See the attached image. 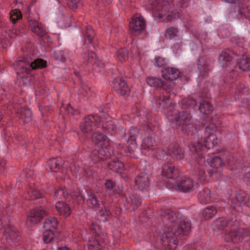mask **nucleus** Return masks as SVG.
<instances>
[{
  "instance_id": "1",
  "label": "nucleus",
  "mask_w": 250,
  "mask_h": 250,
  "mask_svg": "<svg viewBox=\"0 0 250 250\" xmlns=\"http://www.w3.org/2000/svg\"><path fill=\"white\" fill-rule=\"evenodd\" d=\"M161 215L165 227L158 230V239L167 249L174 250L177 245V233L188 232L190 229V224L178 212L167 211Z\"/></svg>"
},
{
  "instance_id": "2",
  "label": "nucleus",
  "mask_w": 250,
  "mask_h": 250,
  "mask_svg": "<svg viewBox=\"0 0 250 250\" xmlns=\"http://www.w3.org/2000/svg\"><path fill=\"white\" fill-rule=\"evenodd\" d=\"M151 9L161 12L159 14V18H162L166 17L167 22H170L176 19L177 16L172 12V4L164 1L161 4H158L157 1L152 3Z\"/></svg>"
},
{
  "instance_id": "3",
  "label": "nucleus",
  "mask_w": 250,
  "mask_h": 250,
  "mask_svg": "<svg viewBox=\"0 0 250 250\" xmlns=\"http://www.w3.org/2000/svg\"><path fill=\"white\" fill-rule=\"evenodd\" d=\"M0 221L2 227L5 229L2 239L9 243H17L20 240V237L17 232L10 227L9 217L2 216L0 218Z\"/></svg>"
},
{
  "instance_id": "4",
  "label": "nucleus",
  "mask_w": 250,
  "mask_h": 250,
  "mask_svg": "<svg viewBox=\"0 0 250 250\" xmlns=\"http://www.w3.org/2000/svg\"><path fill=\"white\" fill-rule=\"evenodd\" d=\"M99 117L90 115L85 117L80 125L81 131L84 134H89L95 130L99 125Z\"/></svg>"
},
{
  "instance_id": "5",
  "label": "nucleus",
  "mask_w": 250,
  "mask_h": 250,
  "mask_svg": "<svg viewBox=\"0 0 250 250\" xmlns=\"http://www.w3.org/2000/svg\"><path fill=\"white\" fill-rule=\"evenodd\" d=\"M146 23L144 18L139 14H136L129 23V29L134 35H138L146 28Z\"/></svg>"
},
{
  "instance_id": "6",
  "label": "nucleus",
  "mask_w": 250,
  "mask_h": 250,
  "mask_svg": "<svg viewBox=\"0 0 250 250\" xmlns=\"http://www.w3.org/2000/svg\"><path fill=\"white\" fill-rule=\"evenodd\" d=\"M168 182L173 189L182 192H189L193 188V182L190 178H182L175 183L170 181Z\"/></svg>"
},
{
  "instance_id": "7",
  "label": "nucleus",
  "mask_w": 250,
  "mask_h": 250,
  "mask_svg": "<svg viewBox=\"0 0 250 250\" xmlns=\"http://www.w3.org/2000/svg\"><path fill=\"white\" fill-rule=\"evenodd\" d=\"M216 130L214 124H210L206 127V137L205 139V146L208 148L213 147L217 144V139L214 134Z\"/></svg>"
},
{
  "instance_id": "8",
  "label": "nucleus",
  "mask_w": 250,
  "mask_h": 250,
  "mask_svg": "<svg viewBox=\"0 0 250 250\" xmlns=\"http://www.w3.org/2000/svg\"><path fill=\"white\" fill-rule=\"evenodd\" d=\"M237 227V224L236 223L229 222L224 217L216 219L212 226V229L216 230H222L228 228L230 229V230L228 233L231 231H234Z\"/></svg>"
},
{
  "instance_id": "9",
  "label": "nucleus",
  "mask_w": 250,
  "mask_h": 250,
  "mask_svg": "<svg viewBox=\"0 0 250 250\" xmlns=\"http://www.w3.org/2000/svg\"><path fill=\"white\" fill-rule=\"evenodd\" d=\"M135 185L139 190L147 191L150 186V179L146 173H140L135 180Z\"/></svg>"
},
{
  "instance_id": "10",
  "label": "nucleus",
  "mask_w": 250,
  "mask_h": 250,
  "mask_svg": "<svg viewBox=\"0 0 250 250\" xmlns=\"http://www.w3.org/2000/svg\"><path fill=\"white\" fill-rule=\"evenodd\" d=\"M47 214V211L41 208L36 209L27 217V223L30 226L35 225L40 222Z\"/></svg>"
},
{
  "instance_id": "11",
  "label": "nucleus",
  "mask_w": 250,
  "mask_h": 250,
  "mask_svg": "<svg viewBox=\"0 0 250 250\" xmlns=\"http://www.w3.org/2000/svg\"><path fill=\"white\" fill-rule=\"evenodd\" d=\"M113 87L118 94L125 96L129 94V89L126 82L121 78H118L114 80Z\"/></svg>"
},
{
  "instance_id": "12",
  "label": "nucleus",
  "mask_w": 250,
  "mask_h": 250,
  "mask_svg": "<svg viewBox=\"0 0 250 250\" xmlns=\"http://www.w3.org/2000/svg\"><path fill=\"white\" fill-rule=\"evenodd\" d=\"M170 120L172 122H176L178 125H181V127L186 124V123L190 121V115L185 111L181 112H175L173 117H170Z\"/></svg>"
},
{
  "instance_id": "13",
  "label": "nucleus",
  "mask_w": 250,
  "mask_h": 250,
  "mask_svg": "<svg viewBox=\"0 0 250 250\" xmlns=\"http://www.w3.org/2000/svg\"><path fill=\"white\" fill-rule=\"evenodd\" d=\"M237 228L234 231L226 233L225 240L227 242H233L237 243L240 240L241 236H250V231L244 229L242 232H237Z\"/></svg>"
},
{
  "instance_id": "14",
  "label": "nucleus",
  "mask_w": 250,
  "mask_h": 250,
  "mask_svg": "<svg viewBox=\"0 0 250 250\" xmlns=\"http://www.w3.org/2000/svg\"><path fill=\"white\" fill-rule=\"evenodd\" d=\"M162 77L165 80L170 81L176 80L180 76V72L174 67H166L162 71Z\"/></svg>"
},
{
  "instance_id": "15",
  "label": "nucleus",
  "mask_w": 250,
  "mask_h": 250,
  "mask_svg": "<svg viewBox=\"0 0 250 250\" xmlns=\"http://www.w3.org/2000/svg\"><path fill=\"white\" fill-rule=\"evenodd\" d=\"M29 27L33 32L37 35L42 37L44 36L46 31L41 23L34 20L29 21Z\"/></svg>"
},
{
  "instance_id": "16",
  "label": "nucleus",
  "mask_w": 250,
  "mask_h": 250,
  "mask_svg": "<svg viewBox=\"0 0 250 250\" xmlns=\"http://www.w3.org/2000/svg\"><path fill=\"white\" fill-rule=\"evenodd\" d=\"M137 132V130L135 128H132L130 129V131L128 133L129 136L127 143L128 150L130 153L134 152L137 148V145L135 137V135H136L135 133Z\"/></svg>"
},
{
  "instance_id": "17",
  "label": "nucleus",
  "mask_w": 250,
  "mask_h": 250,
  "mask_svg": "<svg viewBox=\"0 0 250 250\" xmlns=\"http://www.w3.org/2000/svg\"><path fill=\"white\" fill-rule=\"evenodd\" d=\"M93 141L95 145L102 148L106 147L109 145V140L105 135L102 133L94 134Z\"/></svg>"
},
{
  "instance_id": "18",
  "label": "nucleus",
  "mask_w": 250,
  "mask_h": 250,
  "mask_svg": "<svg viewBox=\"0 0 250 250\" xmlns=\"http://www.w3.org/2000/svg\"><path fill=\"white\" fill-rule=\"evenodd\" d=\"M55 208L59 214L64 217H67L71 214L70 207L63 202H58L56 204Z\"/></svg>"
},
{
  "instance_id": "19",
  "label": "nucleus",
  "mask_w": 250,
  "mask_h": 250,
  "mask_svg": "<svg viewBox=\"0 0 250 250\" xmlns=\"http://www.w3.org/2000/svg\"><path fill=\"white\" fill-rule=\"evenodd\" d=\"M102 125V128L107 131H113L114 129V125L111 117L106 116L99 117V124Z\"/></svg>"
},
{
  "instance_id": "20",
  "label": "nucleus",
  "mask_w": 250,
  "mask_h": 250,
  "mask_svg": "<svg viewBox=\"0 0 250 250\" xmlns=\"http://www.w3.org/2000/svg\"><path fill=\"white\" fill-rule=\"evenodd\" d=\"M167 152L172 157H174L177 160H181L184 156V150L178 145H175L169 148Z\"/></svg>"
},
{
  "instance_id": "21",
  "label": "nucleus",
  "mask_w": 250,
  "mask_h": 250,
  "mask_svg": "<svg viewBox=\"0 0 250 250\" xmlns=\"http://www.w3.org/2000/svg\"><path fill=\"white\" fill-rule=\"evenodd\" d=\"M163 174L169 180L177 177V172L171 164H165L162 168Z\"/></svg>"
},
{
  "instance_id": "22",
  "label": "nucleus",
  "mask_w": 250,
  "mask_h": 250,
  "mask_svg": "<svg viewBox=\"0 0 250 250\" xmlns=\"http://www.w3.org/2000/svg\"><path fill=\"white\" fill-rule=\"evenodd\" d=\"M102 206L99 207V209L95 210L97 212L98 219L101 222H105L108 220V218L110 216L111 213L104 206V202H102Z\"/></svg>"
},
{
  "instance_id": "23",
  "label": "nucleus",
  "mask_w": 250,
  "mask_h": 250,
  "mask_svg": "<svg viewBox=\"0 0 250 250\" xmlns=\"http://www.w3.org/2000/svg\"><path fill=\"white\" fill-rule=\"evenodd\" d=\"M182 130L188 135H194L196 134L199 129V126L190 121L186 123L181 127Z\"/></svg>"
},
{
  "instance_id": "24",
  "label": "nucleus",
  "mask_w": 250,
  "mask_h": 250,
  "mask_svg": "<svg viewBox=\"0 0 250 250\" xmlns=\"http://www.w3.org/2000/svg\"><path fill=\"white\" fill-rule=\"evenodd\" d=\"M198 198L202 204H206L211 200V191L209 189H203L199 192Z\"/></svg>"
},
{
  "instance_id": "25",
  "label": "nucleus",
  "mask_w": 250,
  "mask_h": 250,
  "mask_svg": "<svg viewBox=\"0 0 250 250\" xmlns=\"http://www.w3.org/2000/svg\"><path fill=\"white\" fill-rule=\"evenodd\" d=\"M87 204L89 208L93 209L94 210L99 209V207L101 206L95 193L93 192H91L88 195Z\"/></svg>"
},
{
  "instance_id": "26",
  "label": "nucleus",
  "mask_w": 250,
  "mask_h": 250,
  "mask_svg": "<svg viewBox=\"0 0 250 250\" xmlns=\"http://www.w3.org/2000/svg\"><path fill=\"white\" fill-rule=\"evenodd\" d=\"M231 61L230 52L228 50L222 51L218 56V61L223 67L227 66Z\"/></svg>"
},
{
  "instance_id": "27",
  "label": "nucleus",
  "mask_w": 250,
  "mask_h": 250,
  "mask_svg": "<svg viewBox=\"0 0 250 250\" xmlns=\"http://www.w3.org/2000/svg\"><path fill=\"white\" fill-rule=\"evenodd\" d=\"M179 33V30L178 28L170 27L165 31V35L167 39L175 40L180 38Z\"/></svg>"
},
{
  "instance_id": "28",
  "label": "nucleus",
  "mask_w": 250,
  "mask_h": 250,
  "mask_svg": "<svg viewBox=\"0 0 250 250\" xmlns=\"http://www.w3.org/2000/svg\"><path fill=\"white\" fill-rule=\"evenodd\" d=\"M155 144V141L153 138L147 136L143 139L141 146L143 149L148 150L152 149Z\"/></svg>"
},
{
  "instance_id": "29",
  "label": "nucleus",
  "mask_w": 250,
  "mask_h": 250,
  "mask_svg": "<svg viewBox=\"0 0 250 250\" xmlns=\"http://www.w3.org/2000/svg\"><path fill=\"white\" fill-rule=\"evenodd\" d=\"M124 167V164L117 159L112 160L108 164V167L110 169L117 172H119Z\"/></svg>"
},
{
  "instance_id": "30",
  "label": "nucleus",
  "mask_w": 250,
  "mask_h": 250,
  "mask_svg": "<svg viewBox=\"0 0 250 250\" xmlns=\"http://www.w3.org/2000/svg\"><path fill=\"white\" fill-rule=\"evenodd\" d=\"M58 222L54 217H50L45 220L43 227L46 229H55L57 228Z\"/></svg>"
},
{
  "instance_id": "31",
  "label": "nucleus",
  "mask_w": 250,
  "mask_h": 250,
  "mask_svg": "<svg viewBox=\"0 0 250 250\" xmlns=\"http://www.w3.org/2000/svg\"><path fill=\"white\" fill-rule=\"evenodd\" d=\"M171 102L169 99V95H164L160 96L156 102L158 107L167 108L170 104Z\"/></svg>"
},
{
  "instance_id": "32",
  "label": "nucleus",
  "mask_w": 250,
  "mask_h": 250,
  "mask_svg": "<svg viewBox=\"0 0 250 250\" xmlns=\"http://www.w3.org/2000/svg\"><path fill=\"white\" fill-rule=\"evenodd\" d=\"M104 154L105 151L104 149L94 150L92 151L91 157L93 160L96 163L104 160L105 158Z\"/></svg>"
},
{
  "instance_id": "33",
  "label": "nucleus",
  "mask_w": 250,
  "mask_h": 250,
  "mask_svg": "<svg viewBox=\"0 0 250 250\" xmlns=\"http://www.w3.org/2000/svg\"><path fill=\"white\" fill-rule=\"evenodd\" d=\"M239 67L243 71H250V58L243 57L240 59Z\"/></svg>"
},
{
  "instance_id": "34",
  "label": "nucleus",
  "mask_w": 250,
  "mask_h": 250,
  "mask_svg": "<svg viewBox=\"0 0 250 250\" xmlns=\"http://www.w3.org/2000/svg\"><path fill=\"white\" fill-rule=\"evenodd\" d=\"M104 245L103 242L95 239L89 242L88 249V250H102Z\"/></svg>"
},
{
  "instance_id": "35",
  "label": "nucleus",
  "mask_w": 250,
  "mask_h": 250,
  "mask_svg": "<svg viewBox=\"0 0 250 250\" xmlns=\"http://www.w3.org/2000/svg\"><path fill=\"white\" fill-rule=\"evenodd\" d=\"M96 55L92 51L85 50L82 54V59L84 63H88L93 62Z\"/></svg>"
},
{
  "instance_id": "36",
  "label": "nucleus",
  "mask_w": 250,
  "mask_h": 250,
  "mask_svg": "<svg viewBox=\"0 0 250 250\" xmlns=\"http://www.w3.org/2000/svg\"><path fill=\"white\" fill-rule=\"evenodd\" d=\"M94 35L95 33L93 30L92 27L90 26H88L86 28L85 33L84 43L88 44L91 43L92 39L94 37Z\"/></svg>"
},
{
  "instance_id": "37",
  "label": "nucleus",
  "mask_w": 250,
  "mask_h": 250,
  "mask_svg": "<svg viewBox=\"0 0 250 250\" xmlns=\"http://www.w3.org/2000/svg\"><path fill=\"white\" fill-rule=\"evenodd\" d=\"M62 163V160L61 158H52L48 161V165L50 167V170H53L56 168H60Z\"/></svg>"
},
{
  "instance_id": "38",
  "label": "nucleus",
  "mask_w": 250,
  "mask_h": 250,
  "mask_svg": "<svg viewBox=\"0 0 250 250\" xmlns=\"http://www.w3.org/2000/svg\"><path fill=\"white\" fill-rule=\"evenodd\" d=\"M117 57L119 61L123 62L128 58V51L125 48H122L117 52Z\"/></svg>"
},
{
  "instance_id": "39",
  "label": "nucleus",
  "mask_w": 250,
  "mask_h": 250,
  "mask_svg": "<svg viewBox=\"0 0 250 250\" xmlns=\"http://www.w3.org/2000/svg\"><path fill=\"white\" fill-rule=\"evenodd\" d=\"M20 117L24 123H28L32 120V114L31 111L27 108H23L21 111Z\"/></svg>"
},
{
  "instance_id": "40",
  "label": "nucleus",
  "mask_w": 250,
  "mask_h": 250,
  "mask_svg": "<svg viewBox=\"0 0 250 250\" xmlns=\"http://www.w3.org/2000/svg\"><path fill=\"white\" fill-rule=\"evenodd\" d=\"M208 62L205 57H202L199 59L198 62V68L200 72H205L208 70Z\"/></svg>"
},
{
  "instance_id": "41",
  "label": "nucleus",
  "mask_w": 250,
  "mask_h": 250,
  "mask_svg": "<svg viewBox=\"0 0 250 250\" xmlns=\"http://www.w3.org/2000/svg\"><path fill=\"white\" fill-rule=\"evenodd\" d=\"M146 82L149 85L156 87H161L163 85V81L161 79L149 77L147 79Z\"/></svg>"
},
{
  "instance_id": "42",
  "label": "nucleus",
  "mask_w": 250,
  "mask_h": 250,
  "mask_svg": "<svg viewBox=\"0 0 250 250\" xmlns=\"http://www.w3.org/2000/svg\"><path fill=\"white\" fill-rule=\"evenodd\" d=\"M209 166L213 168H218L224 165L223 161L220 157H215L208 162Z\"/></svg>"
},
{
  "instance_id": "43",
  "label": "nucleus",
  "mask_w": 250,
  "mask_h": 250,
  "mask_svg": "<svg viewBox=\"0 0 250 250\" xmlns=\"http://www.w3.org/2000/svg\"><path fill=\"white\" fill-rule=\"evenodd\" d=\"M46 66V62L41 59H38L34 60L30 64L29 67H31L32 69L42 68Z\"/></svg>"
},
{
  "instance_id": "44",
  "label": "nucleus",
  "mask_w": 250,
  "mask_h": 250,
  "mask_svg": "<svg viewBox=\"0 0 250 250\" xmlns=\"http://www.w3.org/2000/svg\"><path fill=\"white\" fill-rule=\"evenodd\" d=\"M217 213L216 209L214 207H207L204 209V214L206 219H209L215 215Z\"/></svg>"
},
{
  "instance_id": "45",
  "label": "nucleus",
  "mask_w": 250,
  "mask_h": 250,
  "mask_svg": "<svg viewBox=\"0 0 250 250\" xmlns=\"http://www.w3.org/2000/svg\"><path fill=\"white\" fill-rule=\"evenodd\" d=\"M54 235L52 230L45 229L42 235L44 242L46 243H50L54 238Z\"/></svg>"
},
{
  "instance_id": "46",
  "label": "nucleus",
  "mask_w": 250,
  "mask_h": 250,
  "mask_svg": "<svg viewBox=\"0 0 250 250\" xmlns=\"http://www.w3.org/2000/svg\"><path fill=\"white\" fill-rule=\"evenodd\" d=\"M199 109L201 112L205 114H208L212 111V108L208 102H204L200 104Z\"/></svg>"
},
{
  "instance_id": "47",
  "label": "nucleus",
  "mask_w": 250,
  "mask_h": 250,
  "mask_svg": "<svg viewBox=\"0 0 250 250\" xmlns=\"http://www.w3.org/2000/svg\"><path fill=\"white\" fill-rule=\"evenodd\" d=\"M21 18V14L18 9H14L11 11L10 13V18L13 23Z\"/></svg>"
},
{
  "instance_id": "48",
  "label": "nucleus",
  "mask_w": 250,
  "mask_h": 250,
  "mask_svg": "<svg viewBox=\"0 0 250 250\" xmlns=\"http://www.w3.org/2000/svg\"><path fill=\"white\" fill-rule=\"evenodd\" d=\"M68 192L64 189H59L55 192V196L59 198H66L68 196Z\"/></svg>"
},
{
  "instance_id": "49",
  "label": "nucleus",
  "mask_w": 250,
  "mask_h": 250,
  "mask_svg": "<svg viewBox=\"0 0 250 250\" xmlns=\"http://www.w3.org/2000/svg\"><path fill=\"white\" fill-rule=\"evenodd\" d=\"M131 201V205L132 206H134L133 207V209L135 208H137L139 206L141 203V199L139 196L137 195H132L130 197Z\"/></svg>"
},
{
  "instance_id": "50",
  "label": "nucleus",
  "mask_w": 250,
  "mask_h": 250,
  "mask_svg": "<svg viewBox=\"0 0 250 250\" xmlns=\"http://www.w3.org/2000/svg\"><path fill=\"white\" fill-rule=\"evenodd\" d=\"M67 3L72 9H76L81 5V0H67Z\"/></svg>"
},
{
  "instance_id": "51",
  "label": "nucleus",
  "mask_w": 250,
  "mask_h": 250,
  "mask_svg": "<svg viewBox=\"0 0 250 250\" xmlns=\"http://www.w3.org/2000/svg\"><path fill=\"white\" fill-rule=\"evenodd\" d=\"M167 63V60L166 58L158 57L156 58L154 60V63L155 65L161 67L165 65Z\"/></svg>"
},
{
  "instance_id": "52",
  "label": "nucleus",
  "mask_w": 250,
  "mask_h": 250,
  "mask_svg": "<svg viewBox=\"0 0 250 250\" xmlns=\"http://www.w3.org/2000/svg\"><path fill=\"white\" fill-rule=\"evenodd\" d=\"M54 57L56 60L63 61L65 59V57L64 56L63 52L62 51H57L54 53Z\"/></svg>"
},
{
  "instance_id": "53",
  "label": "nucleus",
  "mask_w": 250,
  "mask_h": 250,
  "mask_svg": "<svg viewBox=\"0 0 250 250\" xmlns=\"http://www.w3.org/2000/svg\"><path fill=\"white\" fill-rule=\"evenodd\" d=\"M29 194L30 196V197L33 199H38L41 197H42V194L41 193L36 190H31L29 191Z\"/></svg>"
},
{
  "instance_id": "54",
  "label": "nucleus",
  "mask_w": 250,
  "mask_h": 250,
  "mask_svg": "<svg viewBox=\"0 0 250 250\" xmlns=\"http://www.w3.org/2000/svg\"><path fill=\"white\" fill-rule=\"evenodd\" d=\"M183 103L187 105L188 106L194 107L196 104L195 100L191 98H187L183 100Z\"/></svg>"
},
{
  "instance_id": "55",
  "label": "nucleus",
  "mask_w": 250,
  "mask_h": 250,
  "mask_svg": "<svg viewBox=\"0 0 250 250\" xmlns=\"http://www.w3.org/2000/svg\"><path fill=\"white\" fill-rule=\"evenodd\" d=\"M236 200L241 204H245L247 201L246 196L242 194H237Z\"/></svg>"
},
{
  "instance_id": "56",
  "label": "nucleus",
  "mask_w": 250,
  "mask_h": 250,
  "mask_svg": "<svg viewBox=\"0 0 250 250\" xmlns=\"http://www.w3.org/2000/svg\"><path fill=\"white\" fill-rule=\"evenodd\" d=\"M104 186L108 189H112L115 186V183L111 180H107L104 183Z\"/></svg>"
},
{
  "instance_id": "57",
  "label": "nucleus",
  "mask_w": 250,
  "mask_h": 250,
  "mask_svg": "<svg viewBox=\"0 0 250 250\" xmlns=\"http://www.w3.org/2000/svg\"><path fill=\"white\" fill-rule=\"evenodd\" d=\"M81 87L86 94L90 93V88L86 83L83 82L81 83Z\"/></svg>"
},
{
  "instance_id": "58",
  "label": "nucleus",
  "mask_w": 250,
  "mask_h": 250,
  "mask_svg": "<svg viewBox=\"0 0 250 250\" xmlns=\"http://www.w3.org/2000/svg\"><path fill=\"white\" fill-rule=\"evenodd\" d=\"M66 109L69 114L74 115L77 113V111L75 110L69 104H67Z\"/></svg>"
},
{
  "instance_id": "59",
  "label": "nucleus",
  "mask_w": 250,
  "mask_h": 250,
  "mask_svg": "<svg viewBox=\"0 0 250 250\" xmlns=\"http://www.w3.org/2000/svg\"><path fill=\"white\" fill-rule=\"evenodd\" d=\"M198 156L197 158V161L199 165H203L206 161V159H205V157L202 156L199 154H198Z\"/></svg>"
},
{
  "instance_id": "60",
  "label": "nucleus",
  "mask_w": 250,
  "mask_h": 250,
  "mask_svg": "<svg viewBox=\"0 0 250 250\" xmlns=\"http://www.w3.org/2000/svg\"><path fill=\"white\" fill-rule=\"evenodd\" d=\"M30 64L27 65H21V72L22 73H28V71L31 69V67H29Z\"/></svg>"
},
{
  "instance_id": "61",
  "label": "nucleus",
  "mask_w": 250,
  "mask_h": 250,
  "mask_svg": "<svg viewBox=\"0 0 250 250\" xmlns=\"http://www.w3.org/2000/svg\"><path fill=\"white\" fill-rule=\"evenodd\" d=\"M193 147L194 148V150L196 152H198L199 150L201 149L203 146H202L201 144H200L199 142H198L197 145H196L195 143L193 144Z\"/></svg>"
},
{
  "instance_id": "62",
  "label": "nucleus",
  "mask_w": 250,
  "mask_h": 250,
  "mask_svg": "<svg viewBox=\"0 0 250 250\" xmlns=\"http://www.w3.org/2000/svg\"><path fill=\"white\" fill-rule=\"evenodd\" d=\"M91 229L94 230L96 233L98 234L99 233V230L100 229V227L98 225L93 224L91 227Z\"/></svg>"
},
{
  "instance_id": "63",
  "label": "nucleus",
  "mask_w": 250,
  "mask_h": 250,
  "mask_svg": "<svg viewBox=\"0 0 250 250\" xmlns=\"http://www.w3.org/2000/svg\"><path fill=\"white\" fill-rule=\"evenodd\" d=\"M205 174V171L204 170L201 169H198V172L197 175L200 179L204 178Z\"/></svg>"
},
{
  "instance_id": "64",
  "label": "nucleus",
  "mask_w": 250,
  "mask_h": 250,
  "mask_svg": "<svg viewBox=\"0 0 250 250\" xmlns=\"http://www.w3.org/2000/svg\"><path fill=\"white\" fill-rule=\"evenodd\" d=\"M245 181L250 185V173L247 174L245 177Z\"/></svg>"
}]
</instances>
